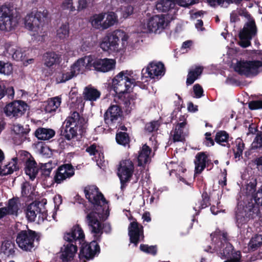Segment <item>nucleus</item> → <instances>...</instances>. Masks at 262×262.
<instances>
[{"instance_id":"1","label":"nucleus","mask_w":262,"mask_h":262,"mask_svg":"<svg viewBox=\"0 0 262 262\" xmlns=\"http://www.w3.org/2000/svg\"><path fill=\"white\" fill-rule=\"evenodd\" d=\"M64 239L68 242L64 244V248L61 249L60 258L63 262H68L73 259L78 250V245L81 246L80 255L89 260L97 256L100 252L98 241L94 239L90 243L85 242V234L78 224L73 226L69 232L64 235Z\"/></svg>"},{"instance_id":"2","label":"nucleus","mask_w":262,"mask_h":262,"mask_svg":"<svg viewBox=\"0 0 262 262\" xmlns=\"http://www.w3.org/2000/svg\"><path fill=\"white\" fill-rule=\"evenodd\" d=\"M84 212L86 213L85 219V222L89 226L90 230L95 234V238L100 242L101 239V235L103 231L106 234L111 232L112 227L110 223L106 222L101 224L99 219H103V216H105V219L107 218L104 212L102 210L97 212L96 210H92L90 211L86 208Z\"/></svg>"},{"instance_id":"3","label":"nucleus","mask_w":262,"mask_h":262,"mask_svg":"<svg viewBox=\"0 0 262 262\" xmlns=\"http://www.w3.org/2000/svg\"><path fill=\"white\" fill-rule=\"evenodd\" d=\"M138 79L133 71H122L112 79L113 89L117 94L130 92L135 86L136 80Z\"/></svg>"},{"instance_id":"4","label":"nucleus","mask_w":262,"mask_h":262,"mask_svg":"<svg viewBox=\"0 0 262 262\" xmlns=\"http://www.w3.org/2000/svg\"><path fill=\"white\" fill-rule=\"evenodd\" d=\"M84 192L86 199L94 205L97 212L102 210L107 216L109 215L108 201L106 200L96 186H86L84 189Z\"/></svg>"},{"instance_id":"5","label":"nucleus","mask_w":262,"mask_h":262,"mask_svg":"<svg viewBox=\"0 0 262 262\" xmlns=\"http://www.w3.org/2000/svg\"><path fill=\"white\" fill-rule=\"evenodd\" d=\"M212 241L215 242V250L222 258H228L234 250L232 245L229 243L228 233L219 229L210 234Z\"/></svg>"},{"instance_id":"6","label":"nucleus","mask_w":262,"mask_h":262,"mask_svg":"<svg viewBox=\"0 0 262 262\" xmlns=\"http://www.w3.org/2000/svg\"><path fill=\"white\" fill-rule=\"evenodd\" d=\"M128 36L121 30H116L108 33L102 38L100 43V47L103 51L108 52H118L119 49V42H122V46L127 41Z\"/></svg>"},{"instance_id":"7","label":"nucleus","mask_w":262,"mask_h":262,"mask_svg":"<svg viewBox=\"0 0 262 262\" xmlns=\"http://www.w3.org/2000/svg\"><path fill=\"white\" fill-rule=\"evenodd\" d=\"M40 239V234L30 229L17 232L16 243L18 247L25 252H32L35 249V241Z\"/></svg>"},{"instance_id":"8","label":"nucleus","mask_w":262,"mask_h":262,"mask_svg":"<svg viewBox=\"0 0 262 262\" xmlns=\"http://www.w3.org/2000/svg\"><path fill=\"white\" fill-rule=\"evenodd\" d=\"M18 24L17 16L11 7L3 5L0 7V30L8 32L15 29Z\"/></svg>"},{"instance_id":"9","label":"nucleus","mask_w":262,"mask_h":262,"mask_svg":"<svg viewBox=\"0 0 262 262\" xmlns=\"http://www.w3.org/2000/svg\"><path fill=\"white\" fill-rule=\"evenodd\" d=\"M234 70L240 75L246 77H254L262 72V61L240 60L237 62Z\"/></svg>"},{"instance_id":"10","label":"nucleus","mask_w":262,"mask_h":262,"mask_svg":"<svg viewBox=\"0 0 262 262\" xmlns=\"http://www.w3.org/2000/svg\"><path fill=\"white\" fill-rule=\"evenodd\" d=\"M259 209L258 207L255 206L253 204L251 207L246 209H239L235 212L236 224L238 228L241 229V232H242V228H247L248 222L251 220L256 219L258 217Z\"/></svg>"},{"instance_id":"11","label":"nucleus","mask_w":262,"mask_h":262,"mask_svg":"<svg viewBox=\"0 0 262 262\" xmlns=\"http://www.w3.org/2000/svg\"><path fill=\"white\" fill-rule=\"evenodd\" d=\"M134 164L130 159L122 160L117 168V176L120 182V188L123 190L130 181L134 172Z\"/></svg>"},{"instance_id":"12","label":"nucleus","mask_w":262,"mask_h":262,"mask_svg":"<svg viewBox=\"0 0 262 262\" xmlns=\"http://www.w3.org/2000/svg\"><path fill=\"white\" fill-rule=\"evenodd\" d=\"M32 159L33 158L28 152L21 151L18 157L12 158L11 161L3 168L0 166V175L6 176L12 173L14 171L19 169L18 162L19 163H24L26 164L28 161L32 160Z\"/></svg>"},{"instance_id":"13","label":"nucleus","mask_w":262,"mask_h":262,"mask_svg":"<svg viewBox=\"0 0 262 262\" xmlns=\"http://www.w3.org/2000/svg\"><path fill=\"white\" fill-rule=\"evenodd\" d=\"M48 16L47 10H44L42 12L37 11L35 14L33 13L27 14L25 18V27L32 31L38 33L40 27L42 26L45 19Z\"/></svg>"},{"instance_id":"14","label":"nucleus","mask_w":262,"mask_h":262,"mask_svg":"<svg viewBox=\"0 0 262 262\" xmlns=\"http://www.w3.org/2000/svg\"><path fill=\"white\" fill-rule=\"evenodd\" d=\"M257 32L255 21L251 20L246 23L243 29L239 32L238 45L243 48H247L251 45V39Z\"/></svg>"},{"instance_id":"15","label":"nucleus","mask_w":262,"mask_h":262,"mask_svg":"<svg viewBox=\"0 0 262 262\" xmlns=\"http://www.w3.org/2000/svg\"><path fill=\"white\" fill-rule=\"evenodd\" d=\"M165 23V17L163 15H156L146 21L144 20L140 27L144 32L156 33L158 30L164 29Z\"/></svg>"},{"instance_id":"16","label":"nucleus","mask_w":262,"mask_h":262,"mask_svg":"<svg viewBox=\"0 0 262 262\" xmlns=\"http://www.w3.org/2000/svg\"><path fill=\"white\" fill-rule=\"evenodd\" d=\"M75 168L71 164H63L54 171V181L59 184L71 179L75 174Z\"/></svg>"},{"instance_id":"17","label":"nucleus","mask_w":262,"mask_h":262,"mask_svg":"<svg viewBox=\"0 0 262 262\" xmlns=\"http://www.w3.org/2000/svg\"><path fill=\"white\" fill-rule=\"evenodd\" d=\"M165 67L161 62H151L145 69H143L141 72L142 77L154 79L165 74Z\"/></svg>"},{"instance_id":"18","label":"nucleus","mask_w":262,"mask_h":262,"mask_svg":"<svg viewBox=\"0 0 262 262\" xmlns=\"http://www.w3.org/2000/svg\"><path fill=\"white\" fill-rule=\"evenodd\" d=\"M128 226V236L130 243L137 246L140 241H144V231L143 226L139 224L135 219Z\"/></svg>"},{"instance_id":"19","label":"nucleus","mask_w":262,"mask_h":262,"mask_svg":"<svg viewBox=\"0 0 262 262\" xmlns=\"http://www.w3.org/2000/svg\"><path fill=\"white\" fill-rule=\"evenodd\" d=\"M27 107V103L23 101H15L7 104L4 112L7 116L17 118L25 113Z\"/></svg>"},{"instance_id":"20","label":"nucleus","mask_w":262,"mask_h":262,"mask_svg":"<svg viewBox=\"0 0 262 262\" xmlns=\"http://www.w3.org/2000/svg\"><path fill=\"white\" fill-rule=\"evenodd\" d=\"M123 116V112L120 106L117 104H111L104 114L105 122L112 125L118 122L119 120H121Z\"/></svg>"},{"instance_id":"21","label":"nucleus","mask_w":262,"mask_h":262,"mask_svg":"<svg viewBox=\"0 0 262 262\" xmlns=\"http://www.w3.org/2000/svg\"><path fill=\"white\" fill-rule=\"evenodd\" d=\"M67 125H72L79 128V132L81 135L86 132V121L82 116H80L79 113L76 111H74L71 113L64 121Z\"/></svg>"},{"instance_id":"22","label":"nucleus","mask_w":262,"mask_h":262,"mask_svg":"<svg viewBox=\"0 0 262 262\" xmlns=\"http://www.w3.org/2000/svg\"><path fill=\"white\" fill-rule=\"evenodd\" d=\"M93 64L95 70L104 73L115 69L116 61L109 58L97 59L94 60Z\"/></svg>"},{"instance_id":"23","label":"nucleus","mask_w":262,"mask_h":262,"mask_svg":"<svg viewBox=\"0 0 262 262\" xmlns=\"http://www.w3.org/2000/svg\"><path fill=\"white\" fill-rule=\"evenodd\" d=\"M44 65L48 68H53L61 62V55L54 51H48L43 55Z\"/></svg>"},{"instance_id":"24","label":"nucleus","mask_w":262,"mask_h":262,"mask_svg":"<svg viewBox=\"0 0 262 262\" xmlns=\"http://www.w3.org/2000/svg\"><path fill=\"white\" fill-rule=\"evenodd\" d=\"M208 162H211V160L208 159V156L205 152H198L195 156V160L194 161L195 173H201L206 167V165Z\"/></svg>"},{"instance_id":"25","label":"nucleus","mask_w":262,"mask_h":262,"mask_svg":"<svg viewBox=\"0 0 262 262\" xmlns=\"http://www.w3.org/2000/svg\"><path fill=\"white\" fill-rule=\"evenodd\" d=\"M118 98L124 105L126 111L130 112L135 106L136 97L130 94V92L126 91L118 94Z\"/></svg>"},{"instance_id":"26","label":"nucleus","mask_w":262,"mask_h":262,"mask_svg":"<svg viewBox=\"0 0 262 262\" xmlns=\"http://www.w3.org/2000/svg\"><path fill=\"white\" fill-rule=\"evenodd\" d=\"M39 202H33L28 205L25 209L26 216L30 222H34L35 220L37 214L41 212V208L39 207Z\"/></svg>"},{"instance_id":"27","label":"nucleus","mask_w":262,"mask_h":262,"mask_svg":"<svg viewBox=\"0 0 262 262\" xmlns=\"http://www.w3.org/2000/svg\"><path fill=\"white\" fill-rule=\"evenodd\" d=\"M151 152V148L144 144L142 146L137 157L138 166L143 167L150 161L149 155Z\"/></svg>"},{"instance_id":"28","label":"nucleus","mask_w":262,"mask_h":262,"mask_svg":"<svg viewBox=\"0 0 262 262\" xmlns=\"http://www.w3.org/2000/svg\"><path fill=\"white\" fill-rule=\"evenodd\" d=\"M82 95L85 101L94 102L100 97L101 92L91 85H89L84 88Z\"/></svg>"},{"instance_id":"29","label":"nucleus","mask_w":262,"mask_h":262,"mask_svg":"<svg viewBox=\"0 0 262 262\" xmlns=\"http://www.w3.org/2000/svg\"><path fill=\"white\" fill-rule=\"evenodd\" d=\"M78 129V127L72 125H67V123L64 122L61 127L60 134L64 139L69 141L77 136Z\"/></svg>"},{"instance_id":"30","label":"nucleus","mask_w":262,"mask_h":262,"mask_svg":"<svg viewBox=\"0 0 262 262\" xmlns=\"http://www.w3.org/2000/svg\"><path fill=\"white\" fill-rule=\"evenodd\" d=\"M35 136L39 140H49L55 135V131L51 128H38L34 133Z\"/></svg>"},{"instance_id":"31","label":"nucleus","mask_w":262,"mask_h":262,"mask_svg":"<svg viewBox=\"0 0 262 262\" xmlns=\"http://www.w3.org/2000/svg\"><path fill=\"white\" fill-rule=\"evenodd\" d=\"M61 103V98L56 96L48 99L46 102L45 111L46 113H52L56 112Z\"/></svg>"},{"instance_id":"32","label":"nucleus","mask_w":262,"mask_h":262,"mask_svg":"<svg viewBox=\"0 0 262 262\" xmlns=\"http://www.w3.org/2000/svg\"><path fill=\"white\" fill-rule=\"evenodd\" d=\"M204 68L202 66H196L194 69L189 70L186 81L187 85L192 84L202 75Z\"/></svg>"},{"instance_id":"33","label":"nucleus","mask_w":262,"mask_h":262,"mask_svg":"<svg viewBox=\"0 0 262 262\" xmlns=\"http://www.w3.org/2000/svg\"><path fill=\"white\" fill-rule=\"evenodd\" d=\"M26 174L29 176L31 180H33L36 177L38 172V168L35 161L34 159L32 160L28 161L26 164H25L24 168Z\"/></svg>"},{"instance_id":"34","label":"nucleus","mask_w":262,"mask_h":262,"mask_svg":"<svg viewBox=\"0 0 262 262\" xmlns=\"http://www.w3.org/2000/svg\"><path fill=\"white\" fill-rule=\"evenodd\" d=\"M211 205L210 196L207 191H204L202 194V199L198 201L195 204V206L193 207V209L197 211L196 214H198L203 209H204Z\"/></svg>"},{"instance_id":"35","label":"nucleus","mask_w":262,"mask_h":262,"mask_svg":"<svg viewBox=\"0 0 262 262\" xmlns=\"http://www.w3.org/2000/svg\"><path fill=\"white\" fill-rule=\"evenodd\" d=\"M19 200L17 197H13L8 200L7 207H5L8 215L17 216L19 209Z\"/></svg>"},{"instance_id":"36","label":"nucleus","mask_w":262,"mask_h":262,"mask_svg":"<svg viewBox=\"0 0 262 262\" xmlns=\"http://www.w3.org/2000/svg\"><path fill=\"white\" fill-rule=\"evenodd\" d=\"M15 244L11 240H5L2 244L1 251L7 257H13L15 254Z\"/></svg>"},{"instance_id":"37","label":"nucleus","mask_w":262,"mask_h":262,"mask_svg":"<svg viewBox=\"0 0 262 262\" xmlns=\"http://www.w3.org/2000/svg\"><path fill=\"white\" fill-rule=\"evenodd\" d=\"M175 6L173 0H160L156 5L157 10L161 12H167L173 9Z\"/></svg>"},{"instance_id":"38","label":"nucleus","mask_w":262,"mask_h":262,"mask_svg":"<svg viewBox=\"0 0 262 262\" xmlns=\"http://www.w3.org/2000/svg\"><path fill=\"white\" fill-rule=\"evenodd\" d=\"M235 146L233 148L234 158L236 161L239 160L242 158L243 152L245 149V144L243 140L238 138L235 141Z\"/></svg>"},{"instance_id":"39","label":"nucleus","mask_w":262,"mask_h":262,"mask_svg":"<svg viewBox=\"0 0 262 262\" xmlns=\"http://www.w3.org/2000/svg\"><path fill=\"white\" fill-rule=\"evenodd\" d=\"M262 246V231L256 234L250 240L248 249L251 251H254Z\"/></svg>"},{"instance_id":"40","label":"nucleus","mask_w":262,"mask_h":262,"mask_svg":"<svg viewBox=\"0 0 262 262\" xmlns=\"http://www.w3.org/2000/svg\"><path fill=\"white\" fill-rule=\"evenodd\" d=\"M115 139L117 144L124 147H129L130 139L126 132H117Z\"/></svg>"},{"instance_id":"41","label":"nucleus","mask_w":262,"mask_h":262,"mask_svg":"<svg viewBox=\"0 0 262 262\" xmlns=\"http://www.w3.org/2000/svg\"><path fill=\"white\" fill-rule=\"evenodd\" d=\"M229 138V135L228 133L225 130H220L216 133L214 140L217 143L222 146L229 147L230 144L228 143Z\"/></svg>"},{"instance_id":"42","label":"nucleus","mask_w":262,"mask_h":262,"mask_svg":"<svg viewBox=\"0 0 262 262\" xmlns=\"http://www.w3.org/2000/svg\"><path fill=\"white\" fill-rule=\"evenodd\" d=\"M117 20L116 13L114 12H110L106 16V20L101 25V28L103 30L106 29L113 26Z\"/></svg>"},{"instance_id":"43","label":"nucleus","mask_w":262,"mask_h":262,"mask_svg":"<svg viewBox=\"0 0 262 262\" xmlns=\"http://www.w3.org/2000/svg\"><path fill=\"white\" fill-rule=\"evenodd\" d=\"M186 124V122H182L177 124L173 135V140L174 142H180L183 140L182 134L183 133V129Z\"/></svg>"},{"instance_id":"44","label":"nucleus","mask_w":262,"mask_h":262,"mask_svg":"<svg viewBox=\"0 0 262 262\" xmlns=\"http://www.w3.org/2000/svg\"><path fill=\"white\" fill-rule=\"evenodd\" d=\"M70 28L68 23L63 24L57 30V37L60 40L67 39L69 36Z\"/></svg>"},{"instance_id":"45","label":"nucleus","mask_w":262,"mask_h":262,"mask_svg":"<svg viewBox=\"0 0 262 262\" xmlns=\"http://www.w3.org/2000/svg\"><path fill=\"white\" fill-rule=\"evenodd\" d=\"M83 64V59L79 58L71 66L70 70L73 72L75 71V74L77 76L78 74L83 73L84 71L85 68Z\"/></svg>"},{"instance_id":"46","label":"nucleus","mask_w":262,"mask_h":262,"mask_svg":"<svg viewBox=\"0 0 262 262\" xmlns=\"http://www.w3.org/2000/svg\"><path fill=\"white\" fill-rule=\"evenodd\" d=\"M75 77H76L75 71L70 70V72L59 74L56 77V81L58 83H64Z\"/></svg>"},{"instance_id":"47","label":"nucleus","mask_w":262,"mask_h":262,"mask_svg":"<svg viewBox=\"0 0 262 262\" xmlns=\"http://www.w3.org/2000/svg\"><path fill=\"white\" fill-rule=\"evenodd\" d=\"M257 180L256 179H251L246 185L245 193L247 195H253L256 191Z\"/></svg>"},{"instance_id":"48","label":"nucleus","mask_w":262,"mask_h":262,"mask_svg":"<svg viewBox=\"0 0 262 262\" xmlns=\"http://www.w3.org/2000/svg\"><path fill=\"white\" fill-rule=\"evenodd\" d=\"M140 250L144 253L155 256L157 253V245L149 246L146 244H141Z\"/></svg>"},{"instance_id":"49","label":"nucleus","mask_w":262,"mask_h":262,"mask_svg":"<svg viewBox=\"0 0 262 262\" xmlns=\"http://www.w3.org/2000/svg\"><path fill=\"white\" fill-rule=\"evenodd\" d=\"M253 149H262V131L258 132L251 144Z\"/></svg>"},{"instance_id":"50","label":"nucleus","mask_w":262,"mask_h":262,"mask_svg":"<svg viewBox=\"0 0 262 262\" xmlns=\"http://www.w3.org/2000/svg\"><path fill=\"white\" fill-rule=\"evenodd\" d=\"M160 125L158 121H152L145 124L144 129L146 132L151 133L154 132H157Z\"/></svg>"},{"instance_id":"51","label":"nucleus","mask_w":262,"mask_h":262,"mask_svg":"<svg viewBox=\"0 0 262 262\" xmlns=\"http://www.w3.org/2000/svg\"><path fill=\"white\" fill-rule=\"evenodd\" d=\"M207 1L210 6L215 7L217 5H223L225 2L238 4L242 0H207Z\"/></svg>"},{"instance_id":"52","label":"nucleus","mask_w":262,"mask_h":262,"mask_svg":"<svg viewBox=\"0 0 262 262\" xmlns=\"http://www.w3.org/2000/svg\"><path fill=\"white\" fill-rule=\"evenodd\" d=\"M144 169L145 166H143V167H139V168H137L135 171L134 170L135 172L133 173L134 174L135 178V180L133 182L134 183H136L139 181L140 182L143 183L144 181L143 178Z\"/></svg>"},{"instance_id":"53","label":"nucleus","mask_w":262,"mask_h":262,"mask_svg":"<svg viewBox=\"0 0 262 262\" xmlns=\"http://www.w3.org/2000/svg\"><path fill=\"white\" fill-rule=\"evenodd\" d=\"M12 71V67L8 63L0 61V73L5 75H10Z\"/></svg>"},{"instance_id":"54","label":"nucleus","mask_w":262,"mask_h":262,"mask_svg":"<svg viewBox=\"0 0 262 262\" xmlns=\"http://www.w3.org/2000/svg\"><path fill=\"white\" fill-rule=\"evenodd\" d=\"M25 54L20 48L15 49L12 53V58L16 61H23L25 59Z\"/></svg>"},{"instance_id":"55","label":"nucleus","mask_w":262,"mask_h":262,"mask_svg":"<svg viewBox=\"0 0 262 262\" xmlns=\"http://www.w3.org/2000/svg\"><path fill=\"white\" fill-rule=\"evenodd\" d=\"M232 257H230V259H228L225 260L224 262H242L243 260L242 259V254L240 251H236L234 252H232L231 254Z\"/></svg>"},{"instance_id":"56","label":"nucleus","mask_w":262,"mask_h":262,"mask_svg":"<svg viewBox=\"0 0 262 262\" xmlns=\"http://www.w3.org/2000/svg\"><path fill=\"white\" fill-rule=\"evenodd\" d=\"M248 107L250 110L262 109V100H252L249 102Z\"/></svg>"},{"instance_id":"57","label":"nucleus","mask_w":262,"mask_h":262,"mask_svg":"<svg viewBox=\"0 0 262 262\" xmlns=\"http://www.w3.org/2000/svg\"><path fill=\"white\" fill-rule=\"evenodd\" d=\"M21 193L23 196L27 197L31 193L30 190L31 189V186L29 182L26 181L23 183L21 185Z\"/></svg>"},{"instance_id":"58","label":"nucleus","mask_w":262,"mask_h":262,"mask_svg":"<svg viewBox=\"0 0 262 262\" xmlns=\"http://www.w3.org/2000/svg\"><path fill=\"white\" fill-rule=\"evenodd\" d=\"M83 59L84 66L85 69L91 70L92 67H93L94 60L91 56H85L84 57L81 58Z\"/></svg>"},{"instance_id":"59","label":"nucleus","mask_w":262,"mask_h":262,"mask_svg":"<svg viewBox=\"0 0 262 262\" xmlns=\"http://www.w3.org/2000/svg\"><path fill=\"white\" fill-rule=\"evenodd\" d=\"M176 4L179 6L184 7H188L189 6L194 5L196 3L195 0H173Z\"/></svg>"},{"instance_id":"60","label":"nucleus","mask_w":262,"mask_h":262,"mask_svg":"<svg viewBox=\"0 0 262 262\" xmlns=\"http://www.w3.org/2000/svg\"><path fill=\"white\" fill-rule=\"evenodd\" d=\"M255 203L262 206V186L258 190L252 195Z\"/></svg>"},{"instance_id":"61","label":"nucleus","mask_w":262,"mask_h":262,"mask_svg":"<svg viewBox=\"0 0 262 262\" xmlns=\"http://www.w3.org/2000/svg\"><path fill=\"white\" fill-rule=\"evenodd\" d=\"M104 18V14L103 13H100L98 14H95L93 16V19L92 20V23L93 25L98 26L101 25V22L103 20Z\"/></svg>"},{"instance_id":"62","label":"nucleus","mask_w":262,"mask_h":262,"mask_svg":"<svg viewBox=\"0 0 262 262\" xmlns=\"http://www.w3.org/2000/svg\"><path fill=\"white\" fill-rule=\"evenodd\" d=\"M193 92L196 98H200L203 95V89L199 84H195L193 86Z\"/></svg>"},{"instance_id":"63","label":"nucleus","mask_w":262,"mask_h":262,"mask_svg":"<svg viewBox=\"0 0 262 262\" xmlns=\"http://www.w3.org/2000/svg\"><path fill=\"white\" fill-rule=\"evenodd\" d=\"M14 132H16L17 135H20L23 138L21 140L26 138V136L29 133V131L25 130L22 126H16V129L14 130Z\"/></svg>"},{"instance_id":"64","label":"nucleus","mask_w":262,"mask_h":262,"mask_svg":"<svg viewBox=\"0 0 262 262\" xmlns=\"http://www.w3.org/2000/svg\"><path fill=\"white\" fill-rule=\"evenodd\" d=\"M77 95V92H73L72 91H71L70 93V97L72 101V103L79 104L82 102V98L81 96H76Z\"/></svg>"}]
</instances>
